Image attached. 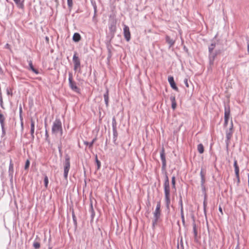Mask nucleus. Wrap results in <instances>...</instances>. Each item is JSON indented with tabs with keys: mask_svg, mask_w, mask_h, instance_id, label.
Instances as JSON below:
<instances>
[{
	"mask_svg": "<svg viewBox=\"0 0 249 249\" xmlns=\"http://www.w3.org/2000/svg\"><path fill=\"white\" fill-rule=\"evenodd\" d=\"M48 182H49L48 178L47 177H45V178H44V183H45V186L46 187L48 186Z\"/></svg>",
	"mask_w": 249,
	"mask_h": 249,
	"instance_id": "nucleus-37",
	"label": "nucleus"
},
{
	"mask_svg": "<svg viewBox=\"0 0 249 249\" xmlns=\"http://www.w3.org/2000/svg\"><path fill=\"white\" fill-rule=\"evenodd\" d=\"M68 5L69 7H71L72 5V0H67Z\"/></svg>",
	"mask_w": 249,
	"mask_h": 249,
	"instance_id": "nucleus-40",
	"label": "nucleus"
},
{
	"mask_svg": "<svg viewBox=\"0 0 249 249\" xmlns=\"http://www.w3.org/2000/svg\"><path fill=\"white\" fill-rule=\"evenodd\" d=\"M90 211L91 212V217L93 218L94 216V211H93V207H92V204H91L90 205Z\"/></svg>",
	"mask_w": 249,
	"mask_h": 249,
	"instance_id": "nucleus-33",
	"label": "nucleus"
},
{
	"mask_svg": "<svg viewBox=\"0 0 249 249\" xmlns=\"http://www.w3.org/2000/svg\"><path fill=\"white\" fill-rule=\"evenodd\" d=\"M114 127H115V128H117L116 122L115 119L114 118H113V119H112V128H114Z\"/></svg>",
	"mask_w": 249,
	"mask_h": 249,
	"instance_id": "nucleus-35",
	"label": "nucleus"
},
{
	"mask_svg": "<svg viewBox=\"0 0 249 249\" xmlns=\"http://www.w3.org/2000/svg\"><path fill=\"white\" fill-rule=\"evenodd\" d=\"M236 178L237 180V183H239V182H240L239 174H238V176H236Z\"/></svg>",
	"mask_w": 249,
	"mask_h": 249,
	"instance_id": "nucleus-46",
	"label": "nucleus"
},
{
	"mask_svg": "<svg viewBox=\"0 0 249 249\" xmlns=\"http://www.w3.org/2000/svg\"><path fill=\"white\" fill-rule=\"evenodd\" d=\"M197 150L200 154L204 152V147L202 144L200 143L197 145Z\"/></svg>",
	"mask_w": 249,
	"mask_h": 249,
	"instance_id": "nucleus-25",
	"label": "nucleus"
},
{
	"mask_svg": "<svg viewBox=\"0 0 249 249\" xmlns=\"http://www.w3.org/2000/svg\"><path fill=\"white\" fill-rule=\"evenodd\" d=\"M16 4L17 5L18 7L22 9L24 7V5L23 3V1L21 0H14Z\"/></svg>",
	"mask_w": 249,
	"mask_h": 249,
	"instance_id": "nucleus-22",
	"label": "nucleus"
},
{
	"mask_svg": "<svg viewBox=\"0 0 249 249\" xmlns=\"http://www.w3.org/2000/svg\"><path fill=\"white\" fill-rule=\"evenodd\" d=\"M184 83L185 84V86H186V87H189V84H188V79L187 78H185L184 80Z\"/></svg>",
	"mask_w": 249,
	"mask_h": 249,
	"instance_id": "nucleus-41",
	"label": "nucleus"
},
{
	"mask_svg": "<svg viewBox=\"0 0 249 249\" xmlns=\"http://www.w3.org/2000/svg\"><path fill=\"white\" fill-rule=\"evenodd\" d=\"M232 129H233L232 122V121H231V125H230L229 130H227V131H226V142L227 144H228L229 141H230V140L231 139V136L232 135V133H233Z\"/></svg>",
	"mask_w": 249,
	"mask_h": 249,
	"instance_id": "nucleus-9",
	"label": "nucleus"
},
{
	"mask_svg": "<svg viewBox=\"0 0 249 249\" xmlns=\"http://www.w3.org/2000/svg\"><path fill=\"white\" fill-rule=\"evenodd\" d=\"M113 130V140L114 141H115L117 139L118 133L117 131V128H112Z\"/></svg>",
	"mask_w": 249,
	"mask_h": 249,
	"instance_id": "nucleus-26",
	"label": "nucleus"
},
{
	"mask_svg": "<svg viewBox=\"0 0 249 249\" xmlns=\"http://www.w3.org/2000/svg\"><path fill=\"white\" fill-rule=\"evenodd\" d=\"M160 157L162 161V170L165 171L166 167V161L165 159L164 149L163 148H162V150L160 152Z\"/></svg>",
	"mask_w": 249,
	"mask_h": 249,
	"instance_id": "nucleus-6",
	"label": "nucleus"
},
{
	"mask_svg": "<svg viewBox=\"0 0 249 249\" xmlns=\"http://www.w3.org/2000/svg\"><path fill=\"white\" fill-rule=\"evenodd\" d=\"M205 181V177L201 178V184L202 187H204V184Z\"/></svg>",
	"mask_w": 249,
	"mask_h": 249,
	"instance_id": "nucleus-38",
	"label": "nucleus"
},
{
	"mask_svg": "<svg viewBox=\"0 0 249 249\" xmlns=\"http://www.w3.org/2000/svg\"><path fill=\"white\" fill-rule=\"evenodd\" d=\"M170 100L172 102V108L174 110L177 107L175 97L174 96H171L170 97Z\"/></svg>",
	"mask_w": 249,
	"mask_h": 249,
	"instance_id": "nucleus-17",
	"label": "nucleus"
},
{
	"mask_svg": "<svg viewBox=\"0 0 249 249\" xmlns=\"http://www.w3.org/2000/svg\"><path fill=\"white\" fill-rule=\"evenodd\" d=\"M69 86L71 89L74 91L79 93L80 89L77 87L76 83L75 81H73L72 75L71 73L69 74Z\"/></svg>",
	"mask_w": 249,
	"mask_h": 249,
	"instance_id": "nucleus-5",
	"label": "nucleus"
},
{
	"mask_svg": "<svg viewBox=\"0 0 249 249\" xmlns=\"http://www.w3.org/2000/svg\"><path fill=\"white\" fill-rule=\"evenodd\" d=\"M165 195V200L166 207L169 209L170 204V190L169 178L166 172L165 173V180L163 184Z\"/></svg>",
	"mask_w": 249,
	"mask_h": 249,
	"instance_id": "nucleus-1",
	"label": "nucleus"
},
{
	"mask_svg": "<svg viewBox=\"0 0 249 249\" xmlns=\"http://www.w3.org/2000/svg\"><path fill=\"white\" fill-rule=\"evenodd\" d=\"M203 207H204V212H205V211H206V202L205 200H204V202H203Z\"/></svg>",
	"mask_w": 249,
	"mask_h": 249,
	"instance_id": "nucleus-43",
	"label": "nucleus"
},
{
	"mask_svg": "<svg viewBox=\"0 0 249 249\" xmlns=\"http://www.w3.org/2000/svg\"><path fill=\"white\" fill-rule=\"evenodd\" d=\"M35 121L33 120V119H31V130H30V134L31 136V138L32 140H34L35 136H34V132H35Z\"/></svg>",
	"mask_w": 249,
	"mask_h": 249,
	"instance_id": "nucleus-12",
	"label": "nucleus"
},
{
	"mask_svg": "<svg viewBox=\"0 0 249 249\" xmlns=\"http://www.w3.org/2000/svg\"><path fill=\"white\" fill-rule=\"evenodd\" d=\"M233 166L234 167L235 176H238V174H239V168L237 164V161L235 160L234 161Z\"/></svg>",
	"mask_w": 249,
	"mask_h": 249,
	"instance_id": "nucleus-16",
	"label": "nucleus"
},
{
	"mask_svg": "<svg viewBox=\"0 0 249 249\" xmlns=\"http://www.w3.org/2000/svg\"><path fill=\"white\" fill-rule=\"evenodd\" d=\"M108 53H109V54H108V57H111V54H110V50L109 49H108Z\"/></svg>",
	"mask_w": 249,
	"mask_h": 249,
	"instance_id": "nucleus-50",
	"label": "nucleus"
},
{
	"mask_svg": "<svg viewBox=\"0 0 249 249\" xmlns=\"http://www.w3.org/2000/svg\"><path fill=\"white\" fill-rule=\"evenodd\" d=\"M96 139L94 138L92 140V141L91 142H88L87 141H85L84 142V144L86 145H89V148H92L93 146V144L94 143V142L96 141Z\"/></svg>",
	"mask_w": 249,
	"mask_h": 249,
	"instance_id": "nucleus-23",
	"label": "nucleus"
},
{
	"mask_svg": "<svg viewBox=\"0 0 249 249\" xmlns=\"http://www.w3.org/2000/svg\"><path fill=\"white\" fill-rule=\"evenodd\" d=\"M180 215H181V218L182 223L183 225H184L185 222V218H184V213H180Z\"/></svg>",
	"mask_w": 249,
	"mask_h": 249,
	"instance_id": "nucleus-36",
	"label": "nucleus"
},
{
	"mask_svg": "<svg viewBox=\"0 0 249 249\" xmlns=\"http://www.w3.org/2000/svg\"><path fill=\"white\" fill-rule=\"evenodd\" d=\"M19 118L21 122L23 121V118L22 116V114H19Z\"/></svg>",
	"mask_w": 249,
	"mask_h": 249,
	"instance_id": "nucleus-49",
	"label": "nucleus"
},
{
	"mask_svg": "<svg viewBox=\"0 0 249 249\" xmlns=\"http://www.w3.org/2000/svg\"><path fill=\"white\" fill-rule=\"evenodd\" d=\"M184 48V51H185L186 53H188V49H187V48L184 47V48Z\"/></svg>",
	"mask_w": 249,
	"mask_h": 249,
	"instance_id": "nucleus-51",
	"label": "nucleus"
},
{
	"mask_svg": "<svg viewBox=\"0 0 249 249\" xmlns=\"http://www.w3.org/2000/svg\"><path fill=\"white\" fill-rule=\"evenodd\" d=\"M73 62L74 63V70L76 71L77 69L80 67V61L77 56V53L76 52H75L73 56Z\"/></svg>",
	"mask_w": 249,
	"mask_h": 249,
	"instance_id": "nucleus-7",
	"label": "nucleus"
},
{
	"mask_svg": "<svg viewBox=\"0 0 249 249\" xmlns=\"http://www.w3.org/2000/svg\"><path fill=\"white\" fill-rule=\"evenodd\" d=\"M166 40L170 46L174 45L175 41L173 39L170 38L169 36H167Z\"/></svg>",
	"mask_w": 249,
	"mask_h": 249,
	"instance_id": "nucleus-24",
	"label": "nucleus"
},
{
	"mask_svg": "<svg viewBox=\"0 0 249 249\" xmlns=\"http://www.w3.org/2000/svg\"><path fill=\"white\" fill-rule=\"evenodd\" d=\"M28 63H29L30 69L31 70L35 73L38 74V71L34 68V66L33 65L32 61L31 60H29V61H28Z\"/></svg>",
	"mask_w": 249,
	"mask_h": 249,
	"instance_id": "nucleus-19",
	"label": "nucleus"
},
{
	"mask_svg": "<svg viewBox=\"0 0 249 249\" xmlns=\"http://www.w3.org/2000/svg\"><path fill=\"white\" fill-rule=\"evenodd\" d=\"M73 40L75 42L79 41L81 39V36L79 34L75 33L73 36Z\"/></svg>",
	"mask_w": 249,
	"mask_h": 249,
	"instance_id": "nucleus-21",
	"label": "nucleus"
},
{
	"mask_svg": "<svg viewBox=\"0 0 249 249\" xmlns=\"http://www.w3.org/2000/svg\"><path fill=\"white\" fill-rule=\"evenodd\" d=\"M46 40L47 41H49V37H46Z\"/></svg>",
	"mask_w": 249,
	"mask_h": 249,
	"instance_id": "nucleus-53",
	"label": "nucleus"
},
{
	"mask_svg": "<svg viewBox=\"0 0 249 249\" xmlns=\"http://www.w3.org/2000/svg\"><path fill=\"white\" fill-rule=\"evenodd\" d=\"M40 243L38 242H36L35 241L34 243H33V247L36 249H39L40 248Z\"/></svg>",
	"mask_w": 249,
	"mask_h": 249,
	"instance_id": "nucleus-29",
	"label": "nucleus"
},
{
	"mask_svg": "<svg viewBox=\"0 0 249 249\" xmlns=\"http://www.w3.org/2000/svg\"><path fill=\"white\" fill-rule=\"evenodd\" d=\"M200 174L201 178H204L205 177V175L203 174L202 170H201Z\"/></svg>",
	"mask_w": 249,
	"mask_h": 249,
	"instance_id": "nucleus-44",
	"label": "nucleus"
},
{
	"mask_svg": "<svg viewBox=\"0 0 249 249\" xmlns=\"http://www.w3.org/2000/svg\"><path fill=\"white\" fill-rule=\"evenodd\" d=\"M70 169V158L68 155H66L64 162V177L67 179L68 173Z\"/></svg>",
	"mask_w": 249,
	"mask_h": 249,
	"instance_id": "nucleus-4",
	"label": "nucleus"
},
{
	"mask_svg": "<svg viewBox=\"0 0 249 249\" xmlns=\"http://www.w3.org/2000/svg\"><path fill=\"white\" fill-rule=\"evenodd\" d=\"M248 183H249V175H248Z\"/></svg>",
	"mask_w": 249,
	"mask_h": 249,
	"instance_id": "nucleus-54",
	"label": "nucleus"
},
{
	"mask_svg": "<svg viewBox=\"0 0 249 249\" xmlns=\"http://www.w3.org/2000/svg\"><path fill=\"white\" fill-rule=\"evenodd\" d=\"M124 34L126 40L129 41L130 39V33L129 27L126 25H124Z\"/></svg>",
	"mask_w": 249,
	"mask_h": 249,
	"instance_id": "nucleus-10",
	"label": "nucleus"
},
{
	"mask_svg": "<svg viewBox=\"0 0 249 249\" xmlns=\"http://www.w3.org/2000/svg\"><path fill=\"white\" fill-rule=\"evenodd\" d=\"M229 119L224 118V126H227Z\"/></svg>",
	"mask_w": 249,
	"mask_h": 249,
	"instance_id": "nucleus-42",
	"label": "nucleus"
},
{
	"mask_svg": "<svg viewBox=\"0 0 249 249\" xmlns=\"http://www.w3.org/2000/svg\"><path fill=\"white\" fill-rule=\"evenodd\" d=\"M193 233H194V235L195 240L196 241H198L197 231L196 226V224L195 221H194V222L193 223Z\"/></svg>",
	"mask_w": 249,
	"mask_h": 249,
	"instance_id": "nucleus-13",
	"label": "nucleus"
},
{
	"mask_svg": "<svg viewBox=\"0 0 249 249\" xmlns=\"http://www.w3.org/2000/svg\"><path fill=\"white\" fill-rule=\"evenodd\" d=\"M168 82L171 88L176 91H178V88L177 87L173 76H169L168 78Z\"/></svg>",
	"mask_w": 249,
	"mask_h": 249,
	"instance_id": "nucleus-11",
	"label": "nucleus"
},
{
	"mask_svg": "<svg viewBox=\"0 0 249 249\" xmlns=\"http://www.w3.org/2000/svg\"><path fill=\"white\" fill-rule=\"evenodd\" d=\"M104 98L106 107H107L108 106L109 102V93L108 90L107 89L106 92L104 94Z\"/></svg>",
	"mask_w": 249,
	"mask_h": 249,
	"instance_id": "nucleus-14",
	"label": "nucleus"
},
{
	"mask_svg": "<svg viewBox=\"0 0 249 249\" xmlns=\"http://www.w3.org/2000/svg\"><path fill=\"white\" fill-rule=\"evenodd\" d=\"M172 187L174 189H176V186H175V184H176V178H175V176H173L172 177Z\"/></svg>",
	"mask_w": 249,
	"mask_h": 249,
	"instance_id": "nucleus-28",
	"label": "nucleus"
},
{
	"mask_svg": "<svg viewBox=\"0 0 249 249\" xmlns=\"http://www.w3.org/2000/svg\"><path fill=\"white\" fill-rule=\"evenodd\" d=\"M230 116V109L229 107H225L224 118L229 119Z\"/></svg>",
	"mask_w": 249,
	"mask_h": 249,
	"instance_id": "nucleus-15",
	"label": "nucleus"
},
{
	"mask_svg": "<svg viewBox=\"0 0 249 249\" xmlns=\"http://www.w3.org/2000/svg\"><path fill=\"white\" fill-rule=\"evenodd\" d=\"M30 165V161L29 160H27L26 161L25 165V169L27 170L28 169Z\"/></svg>",
	"mask_w": 249,
	"mask_h": 249,
	"instance_id": "nucleus-32",
	"label": "nucleus"
},
{
	"mask_svg": "<svg viewBox=\"0 0 249 249\" xmlns=\"http://www.w3.org/2000/svg\"><path fill=\"white\" fill-rule=\"evenodd\" d=\"M95 160L97 163V169H99L101 167V162L98 160L97 156H96Z\"/></svg>",
	"mask_w": 249,
	"mask_h": 249,
	"instance_id": "nucleus-31",
	"label": "nucleus"
},
{
	"mask_svg": "<svg viewBox=\"0 0 249 249\" xmlns=\"http://www.w3.org/2000/svg\"><path fill=\"white\" fill-rule=\"evenodd\" d=\"M0 106L3 108V101L1 93H0Z\"/></svg>",
	"mask_w": 249,
	"mask_h": 249,
	"instance_id": "nucleus-34",
	"label": "nucleus"
},
{
	"mask_svg": "<svg viewBox=\"0 0 249 249\" xmlns=\"http://www.w3.org/2000/svg\"><path fill=\"white\" fill-rule=\"evenodd\" d=\"M21 126L22 128H23V121L21 122Z\"/></svg>",
	"mask_w": 249,
	"mask_h": 249,
	"instance_id": "nucleus-52",
	"label": "nucleus"
},
{
	"mask_svg": "<svg viewBox=\"0 0 249 249\" xmlns=\"http://www.w3.org/2000/svg\"><path fill=\"white\" fill-rule=\"evenodd\" d=\"M45 140L46 141L49 143L50 142V139L49 138V134L48 131L46 130L45 131Z\"/></svg>",
	"mask_w": 249,
	"mask_h": 249,
	"instance_id": "nucleus-30",
	"label": "nucleus"
},
{
	"mask_svg": "<svg viewBox=\"0 0 249 249\" xmlns=\"http://www.w3.org/2000/svg\"><path fill=\"white\" fill-rule=\"evenodd\" d=\"M52 132L53 134H57L58 133H60V135H62V123L60 119H56L53 123V124L52 128Z\"/></svg>",
	"mask_w": 249,
	"mask_h": 249,
	"instance_id": "nucleus-2",
	"label": "nucleus"
},
{
	"mask_svg": "<svg viewBox=\"0 0 249 249\" xmlns=\"http://www.w3.org/2000/svg\"><path fill=\"white\" fill-rule=\"evenodd\" d=\"M13 173H14V165H13V164L12 162V161L11 160H10V164H9V175L11 176L12 177Z\"/></svg>",
	"mask_w": 249,
	"mask_h": 249,
	"instance_id": "nucleus-18",
	"label": "nucleus"
},
{
	"mask_svg": "<svg viewBox=\"0 0 249 249\" xmlns=\"http://www.w3.org/2000/svg\"><path fill=\"white\" fill-rule=\"evenodd\" d=\"M5 118L2 114H0V123L1 124V126L2 128V130L3 132L4 133V122Z\"/></svg>",
	"mask_w": 249,
	"mask_h": 249,
	"instance_id": "nucleus-20",
	"label": "nucleus"
},
{
	"mask_svg": "<svg viewBox=\"0 0 249 249\" xmlns=\"http://www.w3.org/2000/svg\"><path fill=\"white\" fill-rule=\"evenodd\" d=\"M19 114H22V107L21 105H20L19 106Z\"/></svg>",
	"mask_w": 249,
	"mask_h": 249,
	"instance_id": "nucleus-45",
	"label": "nucleus"
},
{
	"mask_svg": "<svg viewBox=\"0 0 249 249\" xmlns=\"http://www.w3.org/2000/svg\"><path fill=\"white\" fill-rule=\"evenodd\" d=\"M248 53H249V48H248Z\"/></svg>",
	"mask_w": 249,
	"mask_h": 249,
	"instance_id": "nucleus-55",
	"label": "nucleus"
},
{
	"mask_svg": "<svg viewBox=\"0 0 249 249\" xmlns=\"http://www.w3.org/2000/svg\"><path fill=\"white\" fill-rule=\"evenodd\" d=\"M179 204L180 207V213H183V202H182L181 196H180V199L179 201Z\"/></svg>",
	"mask_w": 249,
	"mask_h": 249,
	"instance_id": "nucleus-27",
	"label": "nucleus"
},
{
	"mask_svg": "<svg viewBox=\"0 0 249 249\" xmlns=\"http://www.w3.org/2000/svg\"><path fill=\"white\" fill-rule=\"evenodd\" d=\"M153 215H154V218H153V220L152 221V225H153V227H155V226L157 224V223L161 215L160 202H158L157 203L155 211H154V212L153 213Z\"/></svg>",
	"mask_w": 249,
	"mask_h": 249,
	"instance_id": "nucleus-3",
	"label": "nucleus"
},
{
	"mask_svg": "<svg viewBox=\"0 0 249 249\" xmlns=\"http://www.w3.org/2000/svg\"><path fill=\"white\" fill-rule=\"evenodd\" d=\"M219 211L221 213V214H223L222 209L220 206L219 207Z\"/></svg>",
	"mask_w": 249,
	"mask_h": 249,
	"instance_id": "nucleus-48",
	"label": "nucleus"
},
{
	"mask_svg": "<svg viewBox=\"0 0 249 249\" xmlns=\"http://www.w3.org/2000/svg\"><path fill=\"white\" fill-rule=\"evenodd\" d=\"M72 218H73V222H74L75 225H76L77 222H76V217L73 213H72Z\"/></svg>",
	"mask_w": 249,
	"mask_h": 249,
	"instance_id": "nucleus-39",
	"label": "nucleus"
},
{
	"mask_svg": "<svg viewBox=\"0 0 249 249\" xmlns=\"http://www.w3.org/2000/svg\"><path fill=\"white\" fill-rule=\"evenodd\" d=\"M214 48H209L210 53L209 58L211 64L213 63V60L217 54V52L216 51H214Z\"/></svg>",
	"mask_w": 249,
	"mask_h": 249,
	"instance_id": "nucleus-8",
	"label": "nucleus"
},
{
	"mask_svg": "<svg viewBox=\"0 0 249 249\" xmlns=\"http://www.w3.org/2000/svg\"><path fill=\"white\" fill-rule=\"evenodd\" d=\"M219 44L218 43H215L214 42H212L211 44L212 46H215V45H219Z\"/></svg>",
	"mask_w": 249,
	"mask_h": 249,
	"instance_id": "nucleus-47",
	"label": "nucleus"
},
{
	"mask_svg": "<svg viewBox=\"0 0 249 249\" xmlns=\"http://www.w3.org/2000/svg\"><path fill=\"white\" fill-rule=\"evenodd\" d=\"M49 249H52V247H49Z\"/></svg>",
	"mask_w": 249,
	"mask_h": 249,
	"instance_id": "nucleus-56",
	"label": "nucleus"
}]
</instances>
